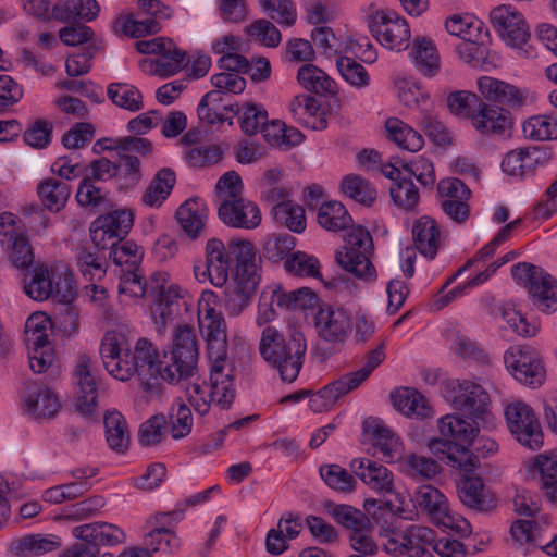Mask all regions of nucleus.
<instances>
[{
  "mask_svg": "<svg viewBox=\"0 0 557 557\" xmlns=\"http://www.w3.org/2000/svg\"><path fill=\"white\" fill-rule=\"evenodd\" d=\"M369 28L377 41L389 50L409 48L410 28L395 12L376 11L369 17Z\"/></svg>",
  "mask_w": 557,
  "mask_h": 557,
  "instance_id": "11",
  "label": "nucleus"
},
{
  "mask_svg": "<svg viewBox=\"0 0 557 557\" xmlns=\"http://www.w3.org/2000/svg\"><path fill=\"white\" fill-rule=\"evenodd\" d=\"M409 47V59L422 77L433 78L438 75L442 59L435 42L430 37L414 36Z\"/></svg>",
  "mask_w": 557,
  "mask_h": 557,
  "instance_id": "19",
  "label": "nucleus"
},
{
  "mask_svg": "<svg viewBox=\"0 0 557 557\" xmlns=\"http://www.w3.org/2000/svg\"><path fill=\"white\" fill-rule=\"evenodd\" d=\"M349 468L370 488L383 494L394 491L393 474L385 466L368 458H356Z\"/></svg>",
  "mask_w": 557,
  "mask_h": 557,
  "instance_id": "23",
  "label": "nucleus"
},
{
  "mask_svg": "<svg viewBox=\"0 0 557 557\" xmlns=\"http://www.w3.org/2000/svg\"><path fill=\"white\" fill-rule=\"evenodd\" d=\"M92 372L91 357L87 354H81L74 375L77 384V409L85 416L91 414L97 405V382Z\"/></svg>",
  "mask_w": 557,
  "mask_h": 557,
  "instance_id": "17",
  "label": "nucleus"
},
{
  "mask_svg": "<svg viewBox=\"0 0 557 557\" xmlns=\"http://www.w3.org/2000/svg\"><path fill=\"white\" fill-rule=\"evenodd\" d=\"M364 431L369 438L364 442L372 446L382 455L386 462L399 461L401 456V443L386 426L381 424L366 423Z\"/></svg>",
  "mask_w": 557,
  "mask_h": 557,
  "instance_id": "30",
  "label": "nucleus"
},
{
  "mask_svg": "<svg viewBox=\"0 0 557 557\" xmlns=\"http://www.w3.org/2000/svg\"><path fill=\"white\" fill-rule=\"evenodd\" d=\"M494 30L509 46L521 48L531 34L529 25L521 12L511 5H498L490 13Z\"/></svg>",
  "mask_w": 557,
  "mask_h": 557,
  "instance_id": "13",
  "label": "nucleus"
},
{
  "mask_svg": "<svg viewBox=\"0 0 557 557\" xmlns=\"http://www.w3.org/2000/svg\"><path fill=\"white\" fill-rule=\"evenodd\" d=\"M357 387V384L347 373L312 394L309 399L310 408L314 412L326 411L335 405L339 397L348 394Z\"/></svg>",
  "mask_w": 557,
  "mask_h": 557,
  "instance_id": "33",
  "label": "nucleus"
},
{
  "mask_svg": "<svg viewBox=\"0 0 557 557\" xmlns=\"http://www.w3.org/2000/svg\"><path fill=\"white\" fill-rule=\"evenodd\" d=\"M107 96L111 102L126 111L137 112L144 109L141 91L134 85L124 82H114L108 85Z\"/></svg>",
  "mask_w": 557,
  "mask_h": 557,
  "instance_id": "40",
  "label": "nucleus"
},
{
  "mask_svg": "<svg viewBox=\"0 0 557 557\" xmlns=\"http://www.w3.org/2000/svg\"><path fill=\"white\" fill-rule=\"evenodd\" d=\"M457 494L460 502L468 508L487 512L497 506L493 493L487 491L480 476H465L457 483Z\"/></svg>",
  "mask_w": 557,
  "mask_h": 557,
  "instance_id": "24",
  "label": "nucleus"
},
{
  "mask_svg": "<svg viewBox=\"0 0 557 557\" xmlns=\"http://www.w3.org/2000/svg\"><path fill=\"white\" fill-rule=\"evenodd\" d=\"M263 138L268 144L273 147H292L300 144L304 135L295 127H287L281 121H267L265 125L261 128Z\"/></svg>",
  "mask_w": 557,
  "mask_h": 557,
  "instance_id": "46",
  "label": "nucleus"
},
{
  "mask_svg": "<svg viewBox=\"0 0 557 557\" xmlns=\"http://www.w3.org/2000/svg\"><path fill=\"white\" fill-rule=\"evenodd\" d=\"M215 294L203 292L198 302V320L205 334L210 360L227 359L226 323L223 314L211 306Z\"/></svg>",
  "mask_w": 557,
  "mask_h": 557,
  "instance_id": "6",
  "label": "nucleus"
},
{
  "mask_svg": "<svg viewBox=\"0 0 557 557\" xmlns=\"http://www.w3.org/2000/svg\"><path fill=\"white\" fill-rule=\"evenodd\" d=\"M168 419L164 414H154L139 428L138 440L143 446L160 444L165 437Z\"/></svg>",
  "mask_w": 557,
  "mask_h": 557,
  "instance_id": "62",
  "label": "nucleus"
},
{
  "mask_svg": "<svg viewBox=\"0 0 557 557\" xmlns=\"http://www.w3.org/2000/svg\"><path fill=\"white\" fill-rule=\"evenodd\" d=\"M175 183L176 175L172 169L159 170L141 196L143 203L151 208H159L170 196Z\"/></svg>",
  "mask_w": 557,
  "mask_h": 557,
  "instance_id": "34",
  "label": "nucleus"
},
{
  "mask_svg": "<svg viewBox=\"0 0 557 557\" xmlns=\"http://www.w3.org/2000/svg\"><path fill=\"white\" fill-rule=\"evenodd\" d=\"M116 180L122 188H133L143 177L141 163L137 156L117 153Z\"/></svg>",
  "mask_w": 557,
  "mask_h": 557,
  "instance_id": "52",
  "label": "nucleus"
},
{
  "mask_svg": "<svg viewBox=\"0 0 557 557\" xmlns=\"http://www.w3.org/2000/svg\"><path fill=\"white\" fill-rule=\"evenodd\" d=\"M511 275L528 289L533 305L545 313L557 310V283L545 270L532 263L521 262L512 267Z\"/></svg>",
  "mask_w": 557,
  "mask_h": 557,
  "instance_id": "4",
  "label": "nucleus"
},
{
  "mask_svg": "<svg viewBox=\"0 0 557 557\" xmlns=\"http://www.w3.org/2000/svg\"><path fill=\"white\" fill-rule=\"evenodd\" d=\"M507 426L523 446L537 450L543 446V432L534 410L523 401H513L505 409Z\"/></svg>",
  "mask_w": 557,
  "mask_h": 557,
  "instance_id": "8",
  "label": "nucleus"
},
{
  "mask_svg": "<svg viewBox=\"0 0 557 557\" xmlns=\"http://www.w3.org/2000/svg\"><path fill=\"white\" fill-rule=\"evenodd\" d=\"M284 268L287 272L301 277L318 278L321 276L319 260L304 251L290 253L285 260Z\"/></svg>",
  "mask_w": 557,
  "mask_h": 557,
  "instance_id": "54",
  "label": "nucleus"
},
{
  "mask_svg": "<svg viewBox=\"0 0 557 557\" xmlns=\"http://www.w3.org/2000/svg\"><path fill=\"white\" fill-rule=\"evenodd\" d=\"M389 194L394 203L406 211L412 210L419 202V191L410 178L392 183Z\"/></svg>",
  "mask_w": 557,
  "mask_h": 557,
  "instance_id": "58",
  "label": "nucleus"
},
{
  "mask_svg": "<svg viewBox=\"0 0 557 557\" xmlns=\"http://www.w3.org/2000/svg\"><path fill=\"white\" fill-rule=\"evenodd\" d=\"M73 535L98 550L100 546H114L126 541V534L120 527L107 522L77 525Z\"/></svg>",
  "mask_w": 557,
  "mask_h": 557,
  "instance_id": "25",
  "label": "nucleus"
},
{
  "mask_svg": "<svg viewBox=\"0 0 557 557\" xmlns=\"http://www.w3.org/2000/svg\"><path fill=\"white\" fill-rule=\"evenodd\" d=\"M207 209L197 199H188L176 211V220L184 232L193 239L205 228Z\"/></svg>",
  "mask_w": 557,
  "mask_h": 557,
  "instance_id": "36",
  "label": "nucleus"
},
{
  "mask_svg": "<svg viewBox=\"0 0 557 557\" xmlns=\"http://www.w3.org/2000/svg\"><path fill=\"white\" fill-rule=\"evenodd\" d=\"M24 290L27 296L37 301L54 298L58 301L69 304L73 297V286L65 278V288L55 281V273L45 264H37L24 274Z\"/></svg>",
  "mask_w": 557,
  "mask_h": 557,
  "instance_id": "10",
  "label": "nucleus"
},
{
  "mask_svg": "<svg viewBox=\"0 0 557 557\" xmlns=\"http://www.w3.org/2000/svg\"><path fill=\"white\" fill-rule=\"evenodd\" d=\"M259 3L264 12L278 24L293 26L296 23L297 12L292 0H259Z\"/></svg>",
  "mask_w": 557,
  "mask_h": 557,
  "instance_id": "61",
  "label": "nucleus"
},
{
  "mask_svg": "<svg viewBox=\"0 0 557 557\" xmlns=\"http://www.w3.org/2000/svg\"><path fill=\"white\" fill-rule=\"evenodd\" d=\"M299 84L307 90L318 95H333L336 92L335 82L321 69L313 64H305L297 73Z\"/></svg>",
  "mask_w": 557,
  "mask_h": 557,
  "instance_id": "41",
  "label": "nucleus"
},
{
  "mask_svg": "<svg viewBox=\"0 0 557 557\" xmlns=\"http://www.w3.org/2000/svg\"><path fill=\"white\" fill-rule=\"evenodd\" d=\"M0 240L11 243L10 258L16 268L27 269L34 262V252L26 236L15 232V220L11 213L0 215Z\"/></svg>",
  "mask_w": 557,
  "mask_h": 557,
  "instance_id": "21",
  "label": "nucleus"
},
{
  "mask_svg": "<svg viewBox=\"0 0 557 557\" xmlns=\"http://www.w3.org/2000/svg\"><path fill=\"white\" fill-rule=\"evenodd\" d=\"M523 134L532 140L557 139V119L549 115H535L529 117L522 125Z\"/></svg>",
  "mask_w": 557,
  "mask_h": 557,
  "instance_id": "51",
  "label": "nucleus"
},
{
  "mask_svg": "<svg viewBox=\"0 0 557 557\" xmlns=\"http://www.w3.org/2000/svg\"><path fill=\"white\" fill-rule=\"evenodd\" d=\"M416 248L421 255L434 259L441 245V231L436 221L430 216H421L412 226Z\"/></svg>",
  "mask_w": 557,
  "mask_h": 557,
  "instance_id": "31",
  "label": "nucleus"
},
{
  "mask_svg": "<svg viewBox=\"0 0 557 557\" xmlns=\"http://www.w3.org/2000/svg\"><path fill=\"white\" fill-rule=\"evenodd\" d=\"M334 520L350 532L372 529L370 519L361 510L349 505H336L332 510Z\"/></svg>",
  "mask_w": 557,
  "mask_h": 557,
  "instance_id": "55",
  "label": "nucleus"
},
{
  "mask_svg": "<svg viewBox=\"0 0 557 557\" xmlns=\"http://www.w3.org/2000/svg\"><path fill=\"white\" fill-rule=\"evenodd\" d=\"M470 120L478 132L486 135L504 133L508 123L503 110L495 109L482 100Z\"/></svg>",
  "mask_w": 557,
  "mask_h": 557,
  "instance_id": "38",
  "label": "nucleus"
},
{
  "mask_svg": "<svg viewBox=\"0 0 557 557\" xmlns=\"http://www.w3.org/2000/svg\"><path fill=\"white\" fill-rule=\"evenodd\" d=\"M181 513L176 511L157 512L147 520L151 528L145 537V548L151 552H171L177 548L180 540L175 532L166 527L180 518Z\"/></svg>",
  "mask_w": 557,
  "mask_h": 557,
  "instance_id": "15",
  "label": "nucleus"
},
{
  "mask_svg": "<svg viewBox=\"0 0 557 557\" xmlns=\"http://www.w3.org/2000/svg\"><path fill=\"white\" fill-rule=\"evenodd\" d=\"M317 220L323 228L331 232L346 230L352 223V219L345 206L336 200L322 203L319 208Z\"/></svg>",
  "mask_w": 557,
  "mask_h": 557,
  "instance_id": "42",
  "label": "nucleus"
},
{
  "mask_svg": "<svg viewBox=\"0 0 557 557\" xmlns=\"http://www.w3.org/2000/svg\"><path fill=\"white\" fill-rule=\"evenodd\" d=\"M459 59L475 69H482L486 64L488 49L484 44L465 39L456 46Z\"/></svg>",
  "mask_w": 557,
  "mask_h": 557,
  "instance_id": "64",
  "label": "nucleus"
},
{
  "mask_svg": "<svg viewBox=\"0 0 557 557\" xmlns=\"http://www.w3.org/2000/svg\"><path fill=\"white\" fill-rule=\"evenodd\" d=\"M454 405L456 408L479 418L485 414L491 404L490 395L479 384L463 381L458 382Z\"/></svg>",
  "mask_w": 557,
  "mask_h": 557,
  "instance_id": "28",
  "label": "nucleus"
},
{
  "mask_svg": "<svg viewBox=\"0 0 557 557\" xmlns=\"http://www.w3.org/2000/svg\"><path fill=\"white\" fill-rule=\"evenodd\" d=\"M36 194L40 205L46 210L58 213L65 208L71 197L72 188L67 182L51 176L42 178L38 183Z\"/></svg>",
  "mask_w": 557,
  "mask_h": 557,
  "instance_id": "29",
  "label": "nucleus"
},
{
  "mask_svg": "<svg viewBox=\"0 0 557 557\" xmlns=\"http://www.w3.org/2000/svg\"><path fill=\"white\" fill-rule=\"evenodd\" d=\"M139 14L149 16L138 21L133 15L119 17L114 22L115 33H121L133 38L157 34L161 30V21L172 17L173 10L160 0H137Z\"/></svg>",
  "mask_w": 557,
  "mask_h": 557,
  "instance_id": "7",
  "label": "nucleus"
},
{
  "mask_svg": "<svg viewBox=\"0 0 557 557\" xmlns=\"http://www.w3.org/2000/svg\"><path fill=\"white\" fill-rule=\"evenodd\" d=\"M481 100L474 92L459 90L448 95L447 107L455 115L471 119Z\"/></svg>",
  "mask_w": 557,
  "mask_h": 557,
  "instance_id": "59",
  "label": "nucleus"
},
{
  "mask_svg": "<svg viewBox=\"0 0 557 557\" xmlns=\"http://www.w3.org/2000/svg\"><path fill=\"white\" fill-rule=\"evenodd\" d=\"M319 473L324 483L339 493H351L356 487L354 475L339 465H322Z\"/></svg>",
  "mask_w": 557,
  "mask_h": 557,
  "instance_id": "48",
  "label": "nucleus"
},
{
  "mask_svg": "<svg viewBox=\"0 0 557 557\" xmlns=\"http://www.w3.org/2000/svg\"><path fill=\"white\" fill-rule=\"evenodd\" d=\"M534 470L540 474L541 488L545 491L547 498L557 504V454L536 456Z\"/></svg>",
  "mask_w": 557,
  "mask_h": 557,
  "instance_id": "44",
  "label": "nucleus"
},
{
  "mask_svg": "<svg viewBox=\"0 0 557 557\" xmlns=\"http://www.w3.org/2000/svg\"><path fill=\"white\" fill-rule=\"evenodd\" d=\"M345 246L336 251L337 263L347 272L367 283L376 280V270L370 258L373 253V242L370 233L363 227L352 228L345 238Z\"/></svg>",
  "mask_w": 557,
  "mask_h": 557,
  "instance_id": "3",
  "label": "nucleus"
},
{
  "mask_svg": "<svg viewBox=\"0 0 557 557\" xmlns=\"http://www.w3.org/2000/svg\"><path fill=\"white\" fill-rule=\"evenodd\" d=\"M218 213L226 225L236 228L252 230L261 222L259 207L243 197L222 201Z\"/></svg>",
  "mask_w": 557,
  "mask_h": 557,
  "instance_id": "18",
  "label": "nucleus"
},
{
  "mask_svg": "<svg viewBox=\"0 0 557 557\" xmlns=\"http://www.w3.org/2000/svg\"><path fill=\"white\" fill-rule=\"evenodd\" d=\"M50 320L42 313L32 314L25 323L24 341L27 346H39L50 343L48 339V327Z\"/></svg>",
  "mask_w": 557,
  "mask_h": 557,
  "instance_id": "63",
  "label": "nucleus"
},
{
  "mask_svg": "<svg viewBox=\"0 0 557 557\" xmlns=\"http://www.w3.org/2000/svg\"><path fill=\"white\" fill-rule=\"evenodd\" d=\"M170 432L174 440H181L190 434L193 429V416L189 407L177 398L169 411Z\"/></svg>",
  "mask_w": 557,
  "mask_h": 557,
  "instance_id": "49",
  "label": "nucleus"
},
{
  "mask_svg": "<svg viewBox=\"0 0 557 557\" xmlns=\"http://www.w3.org/2000/svg\"><path fill=\"white\" fill-rule=\"evenodd\" d=\"M232 262L235 261L234 277L260 281L258 256L253 244L248 239L230 240Z\"/></svg>",
  "mask_w": 557,
  "mask_h": 557,
  "instance_id": "27",
  "label": "nucleus"
},
{
  "mask_svg": "<svg viewBox=\"0 0 557 557\" xmlns=\"http://www.w3.org/2000/svg\"><path fill=\"white\" fill-rule=\"evenodd\" d=\"M259 350L263 359L280 373L284 382H294L304 366L306 338L294 331L287 337L276 329L267 326L261 334Z\"/></svg>",
  "mask_w": 557,
  "mask_h": 557,
  "instance_id": "2",
  "label": "nucleus"
},
{
  "mask_svg": "<svg viewBox=\"0 0 557 557\" xmlns=\"http://www.w3.org/2000/svg\"><path fill=\"white\" fill-rule=\"evenodd\" d=\"M260 281L234 277L224 290V307L230 315H239L250 304Z\"/></svg>",
  "mask_w": 557,
  "mask_h": 557,
  "instance_id": "32",
  "label": "nucleus"
},
{
  "mask_svg": "<svg viewBox=\"0 0 557 557\" xmlns=\"http://www.w3.org/2000/svg\"><path fill=\"white\" fill-rule=\"evenodd\" d=\"M61 546L55 535L29 534L16 541V554L21 557L40 556L53 552Z\"/></svg>",
  "mask_w": 557,
  "mask_h": 557,
  "instance_id": "45",
  "label": "nucleus"
},
{
  "mask_svg": "<svg viewBox=\"0 0 557 557\" xmlns=\"http://www.w3.org/2000/svg\"><path fill=\"white\" fill-rule=\"evenodd\" d=\"M319 336L330 343H344L352 326L350 313L343 307L319 306L314 317Z\"/></svg>",
  "mask_w": 557,
  "mask_h": 557,
  "instance_id": "14",
  "label": "nucleus"
},
{
  "mask_svg": "<svg viewBox=\"0 0 557 557\" xmlns=\"http://www.w3.org/2000/svg\"><path fill=\"white\" fill-rule=\"evenodd\" d=\"M505 363L513 377L530 387L541 386L546 376V370L540 354L527 346L511 348L505 355Z\"/></svg>",
  "mask_w": 557,
  "mask_h": 557,
  "instance_id": "12",
  "label": "nucleus"
},
{
  "mask_svg": "<svg viewBox=\"0 0 557 557\" xmlns=\"http://www.w3.org/2000/svg\"><path fill=\"white\" fill-rule=\"evenodd\" d=\"M26 412L33 419L52 418L60 409L57 395L45 385L27 383L23 396Z\"/></svg>",
  "mask_w": 557,
  "mask_h": 557,
  "instance_id": "22",
  "label": "nucleus"
},
{
  "mask_svg": "<svg viewBox=\"0 0 557 557\" xmlns=\"http://www.w3.org/2000/svg\"><path fill=\"white\" fill-rule=\"evenodd\" d=\"M133 213L128 210H115L97 219L98 225H103L107 232L113 236L111 246L121 242L133 226Z\"/></svg>",
  "mask_w": 557,
  "mask_h": 557,
  "instance_id": "47",
  "label": "nucleus"
},
{
  "mask_svg": "<svg viewBox=\"0 0 557 557\" xmlns=\"http://www.w3.org/2000/svg\"><path fill=\"white\" fill-rule=\"evenodd\" d=\"M210 361V387L213 403L223 410L230 409L236 397L234 367L227 359Z\"/></svg>",
  "mask_w": 557,
  "mask_h": 557,
  "instance_id": "16",
  "label": "nucleus"
},
{
  "mask_svg": "<svg viewBox=\"0 0 557 557\" xmlns=\"http://www.w3.org/2000/svg\"><path fill=\"white\" fill-rule=\"evenodd\" d=\"M441 436L448 440L455 447L458 455L465 457L478 434L479 429L472 421L463 419L457 414H446L437 421Z\"/></svg>",
  "mask_w": 557,
  "mask_h": 557,
  "instance_id": "20",
  "label": "nucleus"
},
{
  "mask_svg": "<svg viewBox=\"0 0 557 557\" xmlns=\"http://www.w3.org/2000/svg\"><path fill=\"white\" fill-rule=\"evenodd\" d=\"M203 256L205 260L194 265L196 278L201 283L209 281L215 287L224 286L232 264L230 240L224 244L220 238L208 239Z\"/></svg>",
  "mask_w": 557,
  "mask_h": 557,
  "instance_id": "9",
  "label": "nucleus"
},
{
  "mask_svg": "<svg viewBox=\"0 0 557 557\" xmlns=\"http://www.w3.org/2000/svg\"><path fill=\"white\" fill-rule=\"evenodd\" d=\"M150 294L154 296L153 304H162L164 307L178 310L180 287L177 285L165 286V277L162 273L151 275Z\"/></svg>",
  "mask_w": 557,
  "mask_h": 557,
  "instance_id": "57",
  "label": "nucleus"
},
{
  "mask_svg": "<svg viewBox=\"0 0 557 557\" xmlns=\"http://www.w3.org/2000/svg\"><path fill=\"white\" fill-rule=\"evenodd\" d=\"M103 423L109 447L119 454L125 453L129 446V431L123 414L116 410L108 411Z\"/></svg>",
  "mask_w": 557,
  "mask_h": 557,
  "instance_id": "37",
  "label": "nucleus"
},
{
  "mask_svg": "<svg viewBox=\"0 0 557 557\" xmlns=\"http://www.w3.org/2000/svg\"><path fill=\"white\" fill-rule=\"evenodd\" d=\"M401 470L411 478L432 479L440 471V465L430 457L408 454L400 458Z\"/></svg>",
  "mask_w": 557,
  "mask_h": 557,
  "instance_id": "50",
  "label": "nucleus"
},
{
  "mask_svg": "<svg viewBox=\"0 0 557 557\" xmlns=\"http://www.w3.org/2000/svg\"><path fill=\"white\" fill-rule=\"evenodd\" d=\"M478 88L484 99L502 107L519 108L524 101V96L518 87L491 76L480 77Z\"/></svg>",
  "mask_w": 557,
  "mask_h": 557,
  "instance_id": "26",
  "label": "nucleus"
},
{
  "mask_svg": "<svg viewBox=\"0 0 557 557\" xmlns=\"http://www.w3.org/2000/svg\"><path fill=\"white\" fill-rule=\"evenodd\" d=\"M385 128L388 137L401 149L416 152L423 147V137L398 119H388Z\"/></svg>",
  "mask_w": 557,
  "mask_h": 557,
  "instance_id": "43",
  "label": "nucleus"
},
{
  "mask_svg": "<svg viewBox=\"0 0 557 557\" xmlns=\"http://www.w3.org/2000/svg\"><path fill=\"white\" fill-rule=\"evenodd\" d=\"M99 352L111 376L126 382L137 374L144 394L153 399L163 394V382L176 385L197 373L199 341L193 326L178 325L161 355L148 338H138L131 349L123 334L110 331L103 335Z\"/></svg>",
  "mask_w": 557,
  "mask_h": 557,
  "instance_id": "1",
  "label": "nucleus"
},
{
  "mask_svg": "<svg viewBox=\"0 0 557 557\" xmlns=\"http://www.w3.org/2000/svg\"><path fill=\"white\" fill-rule=\"evenodd\" d=\"M274 220L294 233H302L306 228V214L301 206L289 202L282 203L275 208Z\"/></svg>",
  "mask_w": 557,
  "mask_h": 557,
  "instance_id": "53",
  "label": "nucleus"
},
{
  "mask_svg": "<svg viewBox=\"0 0 557 557\" xmlns=\"http://www.w3.org/2000/svg\"><path fill=\"white\" fill-rule=\"evenodd\" d=\"M416 503L436 525L461 536L471 534V524L465 518L451 513L446 496L438 488L429 484L420 486L416 492Z\"/></svg>",
  "mask_w": 557,
  "mask_h": 557,
  "instance_id": "5",
  "label": "nucleus"
},
{
  "mask_svg": "<svg viewBox=\"0 0 557 557\" xmlns=\"http://www.w3.org/2000/svg\"><path fill=\"white\" fill-rule=\"evenodd\" d=\"M339 191L345 197L364 207H372L377 198L374 185L367 178L352 173L341 180Z\"/></svg>",
  "mask_w": 557,
  "mask_h": 557,
  "instance_id": "35",
  "label": "nucleus"
},
{
  "mask_svg": "<svg viewBox=\"0 0 557 557\" xmlns=\"http://www.w3.org/2000/svg\"><path fill=\"white\" fill-rule=\"evenodd\" d=\"M223 153L220 145L211 144L190 146L185 149L184 156L190 166L205 168L220 162Z\"/></svg>",
  "mask_w": 557,
  "mask_h": 557,
  "instance_id": "56",
  "label": "nucleus"
},
{
  "mask_svg": "<svg viewBox=\"0 0 557 557\" xmlns=\"http://www.w3.org/2000/svg\"><path fill=\"white\" fill-rule=\"evenodd\" d=\"M394 407L407 417L428 418L432 409L419 392L410 388L396 391L391 395Z\"/></svg>",
  "mask_w": 557,
  "mask_h": 557,
  "instance_id": "39",
  "label": "nucleus"
},
{
  "mask_svg": "<svg viewBox=\"0 0 557 557\" xmlns=\"http://www.w3.org/2000/svg\"><path fill=\"white\" fill-rule=\"evenodd\" d=\"M295 243V238L289 234H271L263 244V255L272 262H280L290 256Z\"/></svg>",
  "mask_w": 557,
  "mask_h": 557,
  "instance_id": "60",
  "label": "nucleus"
}]
</instances>
